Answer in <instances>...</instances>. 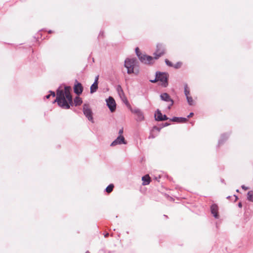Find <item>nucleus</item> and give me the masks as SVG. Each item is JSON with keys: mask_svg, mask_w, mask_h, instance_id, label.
<instances>
[{"mask_svg": "<svg viewBox=\"0 0 253 253\" xmlns=\"http://www.w3.org/2000/svg\"><path fill=\"white\" fill-rule=\"evenodd\" d=\"M211 212L212 214L213 215V216L215 218H218V206L215 204L212 205L211 207Z\"/></svg>", "mask_w": 253, "mask_h": 253, "instance_id": "13", "label": "nucleus"}, {"mask_svg": "<svg viewBox=\"0 0 253 253\" xmlns=\"http://www.w3.org/2000/svg\"><path fill=\"white\" fill-rule=\"evenodd\" d=\"M83 112L84 115L88 119V120L92 122L93 121L92 112L88 104H84L83 106Z\"/></svg>", "mask_w": 253, "mask_h": 253, "instance_id": "4", "label": "nucleus"}, {"mask_svg": "<svg viewBox=\"0 0 253 253\" xmlns=\"http://www.w3.org/2000/svg\"><path fill=\"white\" fill-rule=\"evenodd\" d=\"M247 199L251 202H253V191H250L248 192L247 194Z\"/></svg>", "mask_w": 253, "mask_h": 253, "instance_id": "18", "label": "nucleus"}, {"mask_svg": "<svg viewBox=\"0 0 253 253\" xmlns=\"http://www.w3.org/2000/svg\"><path fill=\"white\" fill-rule=\"evenodd\" d=\"M160 128L156 126H154L151 131L149 138H154L156 136H157L158 133L160 132Z\"/></svg>", "mask_w": 253, "mask_h": 253, "instance_id": "12", "label": "nucleus"}, {"mask_svg": "<svg viewBox=\"0 0 253 253\" xmlns=\"http://www.w3.org/2000/svg\"><path fill=\"white\" fill-rule=\"evenodd\" d=\"M187 101L190 105H192L194 104V101L192 97L190 95L186 96Z\"/></svg>", "mask_w": 253, "mask_h": 253, "instance_id": "20", "label": "nucleus"}, {"mask_svg": "<svg viewBox=\"0 0 253 253\" xmlns=\"http://www.w3.org/2000/svg\"><path fill=\"white\" fill-rule=\"evenodd\" d=\"M139 59L141 62L145 64H151L154 62V59H155L154 57L153 58L152 56L145 54H142L139 56Z\"/></svg>", "mask_w": 253, "mask_h": 253, "instance_id": "5", "label": "nucleus"}, {"mask_svg": "<svg viewBox=\"0 0 253 253\" xmlns=\"http://www.w3.org/2000/svg\"><path fill=\"white\" fill-rule=\"evenodd\" d=\"M135 52H136V53L137 55L138 56V58H139V56H140L142 55V54L140 53V51H139V49L138 47L136 48Z\"/></svg>", "mask_w": 253, "mask_h": 253, "instance_id": "23", "label": "nucleus"}, {"mask_svg": "<svg viewBox=\"0 0 253 253\" xmlns=\"http://www.w3.org/2000/svg\"><path fill=\"white\" fill-rule=\"evenodd\" d=\"M179 123H185L187 121V119L185 118H179Z\"/></svg>", "mask_w": 253, "mask_h": 253, "instance_id": "25", "label": "nucleus"}, {"mask_svg": "<svg viewBox=\"0 0 253 253\" xmlns=\"http://www.w3.org/2000/svg\"><path fill=\"white\" fill-rule=\"evenodd\" d=\"M167 75L165 73H157L156 75V78L154 80H151L150 81L152 83H155L156 82H160L161 85L164 86H166L167 85Z\"/></svg>", "mask_w": 253, "mask_h": 253, "instance_id": "3", "label": "nucleus"}, {"mask_svg": "<svg viewBox=\"0 0 253 253\" xmlns=\"http://www.w3.org/2000/svg\"><path fill=\"white\" fill-rule=\"evenodd\" d=\"M123 133V128H121L119 130V133L120 134V135H122Z\"/></svg>", "mask_w": 253, "mask_h": 253, "instance_id": "29", "label": "nucleus"}, {"mask_svg": "<svg viewBox=\"0 0 253 253\" xmlns=\"http://www.w3.org/2000/svg\"><path fill=\"white\" fill-rule=\"evenodd\" d=\"M182 64V62H178L177 63H176L175 64L173 65V67L175 69H178L181 67Z\"/></svg>", "mask_w": 253, "mask_h": 253, "instance_id": "22", "label": "nucleus"}, {"mask_svg": "<svg viewBox=\"0 0 253 253\" xmlns=\"http://www.w3.org/2000/svg\"><path fill=\"white\" fill-rule=\"evenodd\" d=\"M126 144L124 137L122 135H120L116 139H115L111 144V146H113L117 144Z\"/></svg>", "mask_w": 253, "mask_h": 253, "instance_id": "11", "label": "nucleus"}, {"mask_svg": "<svg viewBox=\"0 0 253 253\" xmlns=\"http://www.w3.org/2000/svg\"><path fill=\"white\" fill-rule=\"evenodd\" d=\"M184 93L186 96L190 95V90L187 85H186L184 87Z\"/></svg>", "mask_w": 253, "mask_h": 253, "instance_id": "21", "label": "nucleus"}, {"mask_svg": "<svg viewBox=\"0 0 253 253\" xmlns=\"http://www.w3.org/2000/svg\"><path fill=\"white\" fill-rule=\"evenodd\" d=\"M242 187L243 189H244L246 190L248 189V188L246 187L245 186H242Z\"/></svg>", "mask_w": 253, "mask_h": 253, "instance_id": "32", "label": "nucleus"}, {"mask_svg": "<svg viewBox=\"0 0 253 253\" xmlns=\"http://www.w3.org/2000/svg\"><path fill=\"white\" fill-rule=\"evenodd\" d=\"M239 206L240 207H242V205H241V203H239Z\"/></svg>", "mask_w": 253, "mask_h": 253, "instance_id": "35", "label": "nucleus"}, {"mask_svg": "<svg viewBox=\"0 0 253 253\" xmlns=\"http://www.w3.org/2000/svg\"><path fill=\"white\" fill-rule=\"evenodd\" d=\"M74 92L77 95L82 94L83 91V87L82 84L81 83H78L77 80H76V84L74 86Z\"/></svg>", "mask_w": 253, "mask_h": 253, "instance_id": "9", "label": "nucleus"}, {"mask_svg": "<svg viewBox=\"0 0 253 253\" xmlns=\"http://www.w3.org/2000/svg\"><path fill=\"white\" fill-rule=\"evenodd\" d=\"M162 116L163 115L161 113L160 111L158 110L157 111V114H155L156 120L157 121H162Z\"/></svg>", "mask_w": 253, "mask_h": 253, "instance_id": "16", "label": "nucleus"}, {"mask_svg": "<svg viewBox=\"0 0 253 253\" xmlns=\"http://www.w3.org/2000/svg\"><path fill=\"white\" fill-rule=\"evenodd\" d=\"M50 96H51V95L48 94V95H46L45 97H46V98L47 99H48V98H49V97H50Z\"/></svg>", "mask_w": 253, "mask_h": 253, "instance_id": "33", "label": "nucleus"}, {"mask_svg": "<svg viewBox=\"0 0 253 253\" xmlns=\"http://www.w3.org/2000/svg\"><path fill=\"white\" fill-rule=\"evenodd\" d=\"M108 236H109V233H106V234L105 235V237H108Z\"/></svg>", "mask_w": 253, "mask_h": 253, "instance_id": "34", "label": "nucleus"}, {"mask_svg": "<svg viewBox=\"0 0 253 253\" xmlns=\"http://www.w3.org/2000/svg\"><path fill=\"white\" fill-rule=\"evenodd\" d=\"M114 185L113 184H110L109 186H108L107 187V188H106V191L108 193H111L113 190V188H114Z\"/></svg>", "mask_w": 253, "mask_h": 253, "instance_id": "19", "label": "nucleus"}, {"mask_svg": "<svg viewBox=\"0 0 253 253\" xmlns=\"http://www.w3.org/2000/svg\"><path fill=\"white\" fill-rule=\"evenodd\" d=\"M117 90L118 94H119L121 98L123 100V101L126 104H128V101L126 97L124 91L120 85H118L117 88Z\"/></svg>", "mask_w": 253, "mask_h": 253, "instance_id": "10", "label": "nucleus"}, {"mask_svg": "<svg viewBox=\"0 0 253 253\" xmlns=\"http://www.w3.org/2000/svg\"><path fill=\"white\" fill-rule=\"evenodd\" d=\"M85 253H89L88 252H86Z\"/></svg>", "mask_w": 253, "mask_h": 253, "instance_id": "37", "label": "nucleus"}, {"mask_svg": "<svg viewBox=\"0 0 253 253\" xmlns=\"http://www.w3.org/2000/svg\"><path fill=\"white\" fill-rule=\"evenodd\" d=\"M165 53V49L163 45L161 44H158L157 45V49L154 55H155L154 58L155 59H158L160 57L164 55Z\"/></svg>", "mask_w": 253, "mask_h": 253, "instance_id": "6", "label": "nucleus"}, {"mask_svg": "<svg viewBox=\"0 0 253 253\" xmlns=\"http://www.w3.org/2000/svg\"><path fill=\"white\" fill-rule=\"evenodd\" d=\"M135 113L136 114V115H137V117H138V120L139 121H142L144 119V117L143 116V114L141 112H140V111H135Z\"/></svg>", "mask_w": 253, "mask_h": 253, "instance_id": "17", "label": "nucleus"}, {"mask_svg": "<svg viewBox=\"0 0 253 253\" xmlns=\"http://www.w3.org/2000/svg\"><path fill=\"white\" fill-rule=\"evenodd\" d=\"M98 88V84L96 83H94L90 86V93H93L95 92Z\"/></svg>", "mask_w": 253, "mask_h": 253, "instance_id": "15", "label": "nucleus"}, {"mask_svg": "<svg viewBox=\"0 0 253 253\" xmlns=\"http://www.w3.org/2000/svg\"><path fill=\"white\" fill-rule=\"evenodd\" d=\"M179 120H180V119H179V118H178V117H174L171 120V121L173 122H178V123H179Z\"/></svg>", "mask_w": 253, "mask_h": 253, "instance_id": "26", "label": "nucleus"}, {"mask_svg": "<svg viewBox=\"0 0 253 253\" xmlns=\"http://www.w3.org/2000/svg\"><path fill=\"white\" fill-rule=\"evenodd\" d=\"M165 62L167 64V65H168V66H170V67H173V64H172V63L169 61V60L168 59H166L165 60Z\"/></svg>", "mask_w": 253, "mask_h": 253, "instance_id": "24", "label": "nucleus"}, {"mask_svg": "<svg viewBox=\"0 0 253 253\" xmlns=\"http://www.w3.org/2000/svg\"><path fill=\"white\" fill-rule=\"evenodd\" d=\"M142 180L143 181L142 185H146L150 183L151 178L148 174H146L142 177Z\"/></svg>", "mask_w": 253, "mask_h": 253, "instance_id": "14", "label": "nucleus"}, {"mask_svg": "<svg viewBox=\"0 0 253 253\" xmlns=\"http://www.w3.org/2000/svg\"><path fill=\"white\" fill-rule=\"evenodd\" d=\"M98 79H99V76H97L95 78V81L94 83H96V84H98Z\"/></svg>", "mask_w": 253, "mask_h": 253, "instance_id": "28", "label": "nucleus"}, {"mask_svg": "<svg viewBox=\"0 0 253 253\" xmlns=\"http://www.w3.org/2000/svg\"><path fill=\"white\" fill-rule=\"evenodd\" d=\"M161 98L163 100H164L166 102L169 103L168 106L169 109H170L171 106L173 105V101L168 93H164L162 94L161 95Z\"/></svg>", "mask_w": 253, "mask_h": 253, "instance_id": "8", "label": "nucleus"}, {"mask_svg": "<svg viewBox=\"0 0 253 253\" xmlns=\"http://www.w3.org/2000/svg\"><path fill=\"white\" fill-rule=\"evenodd\" d=\"M51 94L50 95H52L53 97H54L55 96V94L54 92L51 91Z\"/></svg>", "mask_w": 253, "mask_h": 253, "instance_id": "30", "label": "nucleus"}, {"mask_svg": "<svg viewBox=\"0 0 253 253\" xmlns=\"http://www.w3.org/2000/svg\"><path fill=\"white\" fill-rule=\"evenodd\" d=\"M52 33V31H48V33H50H50Z\"/></svg>", "mask_w": 253, "mask_h": 253, "instance_id": "36", "label": "nucleus"}, {"mask_svg": "<svg viewBox=\"0 0 253 253\" xmlns=\"http://www.w3.org/2000/svg\"><path fill=\"white\" fill-rule=\"evenodd\" d=\"M168 119L166 115H164L162 116V121L167 120Z\"/></svg>", "mask_w": 253, "mask_h": 253, "instance_id": "27", "label": "nucleus"}, {"mask_svg": "<svg viewBox=\"0 0 253 253\" xmlns=\"http://www.w3.org/2000/svg\"><path fill=\"white\" fill-rule=\"evenodd\" d=\"M125 67L127 69L128 74L139 73L138 62L135 58H126L125 61Z\"/></svg>", "mask_w": 253, "mask_h": 253, "instance_id": "2", "label": "nucleus"}, {"mask_svg": "<svg viewBox=\"0 0 253 253\" xmlns=\"http://www.w3.org/2000/svg\"><path fill=\"white\" fill-rule=\"evenodd\" d=\"M70 86H65L63 89L59 88L56 92V98L54 102H57L59 106L64 109H68L70 106L74 104L79 106L83 103L82 99L79 96H76L73 101L70 91Z\"/></svg>", "mask_w": 253, "mask_h": 253, "instance_id": "1", "label": "nucleus"}, {"mask_svg": "<svg viewBox=\"0 0 253 253\" xmlns=\"http://www.w3.org/2000/svg\"><path fill=\"white\" fill-rule=\"evenodd\" d=\"M107 104L110 110L113 112L116 110V104L115 100L112 97L109 98L106 100Z\"/></svg>", "mask_w": 253, "mask_h": 253, "instance_id": "7", "label": "nucleus"}, {"mask_svg": "<svg viewBox=\"0 0 253 253\" xmlns=\"http://www.w3.org/2000/svg\"><path fill=\"white\" fill-rule=\"evenodd\" d=\"M193 113H190V114L188 116V118L192 117L193 116Z\"/></svg>", "mask_w": 253, "mask_h": 253, "instance_id": "31", "label": "nucleus"}]
</instances>
